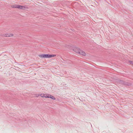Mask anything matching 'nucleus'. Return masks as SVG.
Listing matches in <instances>:
<instances>
[{
  "label": "nucleus",
  "instance_id": "obj_1",
  "mask_svg": "<svg viewBox=\"0 0 133 133\" xmlns=\"http://www.w3.org/2000/svg\"><path fill=\"white\" fill-rule=\"evenodd\" d=\"M73 50L77 54L81 55L83 56H85L86 55V54L84 51L80 50L78 48L74 47L73 48Z\"/></svg>",
  "mask_w": 133,
  "mask_h": 133
},
{
  "label": "nucleus",
  "instance_id": "obj_2",
  "mask_svg": "<svg viewBox=\"0 0 133 133\" xmlns=\"http://www.w3.org/2000/svg\"><path fill=\"white\" fill-rule=\"evenodd\" d=\"M40 96L43 97L50 98L53 100H55L56 99L53 96L47 94H40Z\"/></svg>",
  "mask_w": 133,
  "mask_h": 133
},
{
  "label": "nucleus",
  "instance_id": "obj_3",
  "mask_svg": "<svg viewBox=\"0 0 133 133\" xmlns=\"http://www.w3.org/2000/svg\"><path fill=\"white\" fill-rule=\"evenodd\" d=\"M12 7L14 8H17L20 9H24L25 8V7L21 6L19 5L15 4L12 5Z\"/></svg>",
  "mask_w": 133,
  "mask_h": 133
},
{
  "label": "nucleus",
  "instance_id": "obj_4",
  "mask_svg": "<svg viewBox=\"0 0 133 133\" xmlns=\"http://www.w3.org/2000/svg\"><path fill=\"white\" fill-rule=\"evenodd\" d=\"M56 56V55H49V54H44V58H51L52 57Z\"/></svg>",
  "mask_w": 133,
  "mask_h": 133
},
{
  "label": "nucleus",
  "instance_id": "obj_5",
  "mask_svg": "<svg viewBox=\"0 0 133 133\" xmlns=\"http://www.w3.org/2000/svg\"><path fill=\"white\" fill-rule=\"evenodd\" d=\"M4 36L6 37H12L14 35L12 34H5Z\"/></svg>",
  "mask_w": 133,
  "mask_h": 133
},
{
  "label": "nucleus",
  "instance_id": "obj_6",
  "mask_svg": "<svg viewBox=\"0 0 133 133\" xmlns=\"http://www.w3.org/2000/svg\"><path fill=\"white\" fill-rule=\"evenodd\" d=\"M38 56L41 58H44V54H41L38 55Z\"/></svg>",
  "mask_w": 133,
  "mask_h": 133
},
{
  "label": "nucleus",
  "instance_id": "obj_7",
  "mask_svg": "<svg viewBox=\"0 0 133 133\" xmlns=\"http://www.w3.org/2000/svg\"><path fill=\"white\" fill-rule=\"evenodd\" d=\"M133 63V61H128V63L130 64H132Z\"/></svg>",
  "mask_w": 133,
  "mask_h": 133
},
{
  "label": "nucleus",
  "instance_id": "obj_8",
  "mask_svg": "<svg viewBox=\"0 0 133 133\" xmlns=\"http://www.w3.org/2000/svg\"><path fill=\"white\" fill-rule=\"evenodd\" d=\"M72 47V46H69V48H69V49H71V47Z\"/></svg>",
  "mask_w": 133,
  "mask_h": 133
}]
</instances>
